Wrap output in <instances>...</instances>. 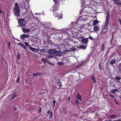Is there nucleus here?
Masks as SVG:
<instances>
[{
	"mask_svg": "<svg viewBox=\"0 0 121 121\" xmlns=\"http://www.w3.org/2000/svg\"><path fill=\"white\" fill-rule=\"evenodd\" d=\"M109 15L107 14L106 17V20L105 22V25L104 27H103L102 30L100 33L101 34L106 33L108 30V26L109 24Z\"/></svg>",
	"mask_w": 121,
	"mask_h": 121,
	"instance_id": "nucleus-1",
	"label": "nucleus"
},
{
	"mask_svg": "<svg viewBox=\"0 0 121 121\" xmlns=\"http://www.w3.org/2000/svg\"><path fill=\"white\" fill-rule=\"evenodd\" d=\"M13 12L15 16L19 17L20 16V9L19 4L17 2L14 4V7L13 8Z\"/></svg>",
	"mask_w": 121,
	"mask_h": 121,
	"instance_id": "nucleus-2",
	"label": "nucleus"
},
{
	"mask_svg": "<svg viewBox=\"0 0 121 121\" xmlns=\"http://www.w3.org/2000/svg\"><path fill=\"white\" fill-rule=\"evenodd\" d=\"M26 21L23 19L19 18L18 20L19 24H20L22 26H25L26 24Z\"/></svg>",
	"mask_w": 121,
	"mask_h": 121,
	"instance_id": "nucleus-3",
	"label": "nucleus"
},
{
	"mask_svg": "<svg viewBox=\"0 0 121 121\" xmlns=\"http://www.w3.org/2000/svg\"><path fill=\"white\" fill-rule=\"evenodd\" d=\"M81 40V42L83 44H87L88 42V38H85L83 36H82L80 37H79Z\"/></svg>",
	"mask_w": 121,
	"mask_h": 121,
	"instance_id": "nucleus-4",
	"label": "nucleus"
},
{
	"mask_svg": "<svg viewBox=\"0 0 121 121\" xmlns=\"http://www.w3.org/2000/svg\"><path fill=\"white\" fill-rule=\"evenodd\" d=\"M52 29L50 25L45 27L44 30V31L46 32H48L49 30L51 29Z\"/></svg>",
	"mask_w": 121,
	"mask_h": 121,
	"instance_id": "nucleus-5",
	"label": "nucleus"
},
{
	"mask_svg": "<svg viewBox=\"0 0 121 121\" xmlns=\"http://www.w3.org/2000/svg\"><path fill=\"white\" fill-rule=\"evenodd\" d=\"M62 53L60 51H57L55 52L54 55L56 56H60L62 55Z\"/></svg>",
	"mask_w": 121,
	"mask_h": 121,
	"instance_id": "nucleus-6",
	"label": "nucleus"
},
{
	"mask_svg": "<svg viewBox=\"0 0 121 121\" xmlns=\"http://www.w3.org/2000/svg\"><path fill=\"white\" fill-rule=\"evenodd\" d=\"M29 35H25L23 34L21 35L20 36V38L21 39H24L25 38H27L29 37Z\"/></svg>",
	"mask_w": 121,
	"mask_h": 121,
	"instance_id": "nucleus-7",
	"label": "nucleus"
},
{
	"mask_svg": "<svg viewBox=\"0 0 121 121\" xmlns=\"http://www.w3.org/2000/svg\"><path fill=\"white\" fill-rule=\"evenodd\" d=\"M56 52V50L54 49H51L48 51V52L50 54H53L54 55L55 52Z\"/></svg>",
	"mask_w": 121,
	"mask_h": 121,
	"instance_id": "nucleus-8",
	"label": "nucleus"
},
{
	"mask_svg": "<svg viewBox=\"0 0 121 121\" xmlns=\"http://www.w3.org/2000/svg\"><path fill=\"white\" fill-rule=\"evenodd\" d=\"M22 30L23 32L26 33L30 32V29H26L25 28H22Z\"/></svg>",
	"mask_w": 121,
	"mask_h": 121,
	"instance_id": "nucleus-9",
	"label": "nucleus"
},
{
	"mask_svg": "<svg viewBox=\"0 0 121 121\" xmlns=\"http://www.w3.org/2000/svg\"><path fill=\"white\" fill-rule=\"evenodd\" d=\"M58 7L57 5L56 4H55L54 5L53 8V11H55L58 9Z\"/></svg>",
	"mask_w": 121,
	"mask_h": 121,
	"instance_id": "nucleus-10",
	"label": "nucleus"
},
{
	"mask_svg": "<svg viewBox=\"0 0 121 121\" xmlns=\"http://www.w3.org/2000/svg\"><path fill=\"white\" fill-rule=\"evenodd\" d=\"M61 109H62V111H61V112H63L64 113H66L67 112V110L66 108L62 107Z\"/></svg>",
	"mask_w": 121,
	"mask_h": 121,
	"instance_id": "nucleus-11",
	"label": "nucleus"
},
{
	"mask_svg": "<svg viewBox=\"0 0 121 121\" xmlns=\"http://www.w3.org/2000/svg\"><path fill=\"white\" fill-rule=\"evenodd\" d=\"M50 111L49 110V111H48L47 112V113L48 114H49V113H50V114L49 115H48V116H51L49 117V119H50L52 117L53 115V114H52V112H50Z\"/></svg>",
	"mask_w": 121,
	"mask_h": 121,
	"instance_id": "nucleus-12",
	"label": "nucleus"
},
{
	"mask_svg": "<svg viewBox=\"0 0 121 121\" xmlns=\"http://www.w3.org/2000/svg\"><path fill=\"white\" fill-rule=\"evenodd\" d=\"M77 99L79 100V101H81V96L79 93H78L77 96Z\"/></svg>",
	"mask_w": 121,
	"mask_h": 121,
	"instance_id": "nucleus-13",
	"label": "nucleus"
},
{
	"mask_svg": "<svg viewBox=\"0 0 121 121\" xmlns=\"http://www.w3.org/2000/svg\"><path fill=\"white\" fill-rule=\"evenodd\" d=\"M98 21L97 20H95L93 22V25L95 26L98 23Z\"/></svg>",
	"mask_w": 121,
	"mask_h": 121,
	"instance_id": "nucleus-14",
	"label": "nucleus"
},
{
	"mask_svg": "<svg viewBox=\"0 0 121 121\" xmlns=\"http://www.w3.org/2000/svg\"><path fill=\"white\" fill-rule=\"evenodd\" d=\"M86 48V46H84L83 45H82L79 46L78 48H80L83 49H85Z\"/></svg>",
	"mask_w": 121,
	"mask_h": 121,
	"instance_id": "nucleus-15",
	"label": "nucleus"
},
{
	"mask_svg": "<svg viewBox=\"0 0 121 121\" xmlns=\"http://www.w3.org/2000/svg\"><path fill=\"white\" fill-rule=\"evenodd\" d=\"M47 58H43L41 60V61L42 62H43L44 63H46L47 61Z\"/></svg>",
	"mask_w": 121,
	"mask_h": 121,
	"instance_id": "nucleus-16",
	"label": "nucleus"
},
{
	"mask_svg": "<svg viewBox=\"0 0 121 121\" xmlns=\"http://www.w3.org/2000/svg\"><path fill=\"white\" fill-rule=\"evenodd\" d=\"M41 74V73L39 72L35 73H33V77H34V76H37L38 75H40Z\"/></svg>",
	"mask_w": 121,
	"mask_h": 121,
	"instance_id": "nucleus-17",
	"label": "nucleus"
},
{
	"mask_svg": "<svg viewBox=\"0 0 121 121\" xmlns=\"http://www.w3.org/2000/svg\"><path fill=\"white\" fill-rule=\"evenodd\" d=\"M29 48H30V49L33 51L35 52V51L36 50H37L38 51V50H39L37 49H36V48H34L31 47V46H30Z\"/></svg>",
	"mask_w": 121,
	"mask_h": 121,
	"instance_id": "nucleus-18",
	"label": "nucleus"
},
{
	"mask_svg": "<svg viewBox=\"0 0 121 121\" xmlns=\"http://www.w3.org/2000/svg\"><path fill=\"white\" fill-rule=\"evenodd\" d=\"M57 84L59 85V87H61V83L60 80L58 79L57 81Z\"/></svg>",
	"mask_w": 121,
	"mask_h": 121,
	"instance_id": "nucleus-19",
	"label": "nucleus"
},
{
	"mask_svg": "<svg viewBox=\"0 0 121 121\" xmlns=\"http://www.w3.org/2000/svg\"><path fill=\"white\" fill-rule=\"evenodd\" d=\"M116 62V60H115V59H114L113 60H111L110 61V64L112 65L114 63Z\"/></svg>",
	"mask_w": 121,
	"mask_h": 121,
	"instance_id": "nucleus-20",
	"label": "nucleus"
},
{
	"mask_svg": "<svg viewBox=\"0 0 121 121\" xmlns=\"http://www.w3.org/2000/svg\"><path fill=\"white\" fill-rule=\"evenodd\" d=\"M94 29L95 31H97L98 30V26H95L94 27Z\"/></svg>",
	"mask_w": 121,
	"mask_h": 121,
	"instance_id": "nucleus-21",
	"label": "nucleus"
},
{
	"mask_svg": "<svg viewBox=\"0 0 121 121\" xmlns=\"http://www.w3.org/2000/svg\"><path fill=\"white\" fill-rule=\"evenodd\" d=\"M118 91V90H117V89H113L111 91V92L113 94H114V93L116 92V91Z\"/></svg>",
	"mask_w": 121,
	"mask_h": 121,
	"instance_id": "nucleus-22",
	"label": "nucleus"
},
{
	"mask_svg": "<svg viewBox=\"0 0 121 121\" xmlns=\"http://www.w3.org/2000/svg\"><path fill=\"white\" fill-rule=\"evenodd\" d=\"M57 17L59 19H61L62 17V15L61 14H60L57 15Z\"/></svg>",
	"mask_w": 121,
	"mask_h": 121,
	"instance_id": "nucleus-23",
	"label": "nucleus"
},
{
	"mask_svg": "<svg viewBox=\"0 0 121 121\" xmlns=\"http://www.w3.org/2000/svg\"><path fill=\"white\" fill-rule=\"evenodd\" d=\"M91 78L92 79L94 82V83L95 84L96 82V81L94 77H91Z\"/></svg>",
	"mask_w": 121,
	"mask_h": 121,
	"instance_id": "nucleus-24",
	"label": "nucleus"
},
{
	"mask_svg": "<svg viewBox=\"0 0 121 121\" xmlns=\"http://www.w3.org/2000/svg\"><path fill=\"white\" fill-rule=\"evenodd\" d=\"M57 64L60 66H61L63 65V63L62 62H58L57 63Z\"/></svg>",
	"mask_w": 121,
	"mask_h": 121,
	"instance_id": "nucleus-25",
	"label": "nucleus"
},
{
	"mask_svg": "<svg viewBox=\"0 0 121 121\" xmlns=\"http://www.w3.org/2000/svg\"><path fill=\"white\" fill-rule=\"evenodd\" d=\"M24 43L25 45L27 47H30V45L28 43L26 42H25Z\"/></svg>",
	"mask_w": 121,
	"mask_h": 121,
	"instance_id": "nucleus-26",
	"label": "nucleus"
},
{
	"mask_svg": "<svg viewBox=\"0 0 121 121\" xmlns=\"http://www.w3.org/2000/svg\"><path fill=\"white\" fill-rule=\"evenodd\" d=\"M104 45L103 44H102V46L100 48V49L101 50V51H102L104 49Z\"/></svg>",
	"mask_w": 121,
	"mask_h": 121,
	"instance_id": "nucleus-27",
	"label": "nucleus"
},
{
	"mask_svg": "<svg viewBox=\"0 0 121 121\" xmlns=\"http://www.w3.org/2000/svg\"><path fill=\"white\" fill-rule=\"evenodd\" d=\"M39 108L40 109V110H38V112L39 113H40L42 112V109L40 107H39Z\"/></svg>",
	"mask_w": 121,
	"mask_h": 121,
	"instance_id": "nucleus-28",
	"label": "nucleus"
},
{
	"mask_svg": "<svg viewBox=\"0 0 121 121\" xmlns=\"http://www.w3.org/2000/svg\"><path fill=\"white\" fill-rule=\"evenodd\" d=\"M17 96H16V95H15L14 94L13 95L12 97H11V99H13L14 98H15Z\"/></svg>",
	"mask_w": 121,
	"mask_h": 121,
	"instance_id": "nucleus-29",
	"label": "nucleus"
},
{
	"mask_svg": "<svg viewBox=\"0 0 121 121\" xmlns=\"http://www.w3.org/2000/svg\"><path fill=\"white\" fill-rule=\"evenodd\" d=\"M115 78L117 81L121 79V78L118 77H116Z\"/></svg>",
	"mask_w": 121,
	"mask_h": 121,
	"instance_id": "nucleus-30",
	"label": "nucleus"
},
{
	"mask_svg": "<svg viewBox=\"0 0 121 121\" xmlns=\"http://www.w3.org/2000/svg\"><path fill=\"white\" fill-rule=\"evenodd\" d=\"M80 102L79 101L77 100H76V104L77 105H79L80 104Z\"/></svg>",
	"mask_w": 121,
	"mask_h": 121,
	"instance_id": "nucleus-31",
	"label": "nucleus"
},
{
	"mask_svg": "<svg viewBox=\"0 0 121 121\" xmlns=\"http://www.w3.org/2000/svg\"><path fill=\"white\" fill-rule=\"evenodd\" d=\"M115 3L116 4H120V2L118 0H116L115 1Z\"/></svg>",
	"mask_w": 121,
	"mask_h": 121,
	"instance_id": "nucleus-32",
	"label": "nucleus"
},
{
	"mask_svg": "<svg viewBox=\"0 0 121 121\" xmlns=\"http://www.w3.org/2000/svg\"><path fill=\"white\" fill-rule=\"evenodd\" d=\"M19 77H18L16 81V82L17 83H18L19 82Z\"/></svg>",
	"mask_w": 121,
	"mask_h": 121,
	"instance_id": "nucleus-33",
	"label": "nucleus"
},
{
	"mask_svg": "<svg viewBox=\"0 0 121 121\" xmlns=\"http://www.w3.org/2000/svg\"><path fill=\"white\" fill-rule=\"evenodd\" d=\"M8 47L9 48L10 46L11 45V43H10L9 42L8 43Z\"/></svg>",
	"mask_w": 121,
	"mask_h": 121,
	"instance_id": "nucleus-34",
	"label": "nucleus"
},
{
	"mask_svg": "<svg viewBox=\"0 0 121 121\" xmlns=\"http://www.w3.org/2000/svg\"><path fill=\"white\" fill-rule=\"evenodd\" d=\"M56 103V101H55V99H54V100L52 102L54 104L53 107H55V104Z\"/></svg>",
	"mask_w": 121,
	"mask_h": 121,
	"instance_id": "nucleus-35",
	"label": "nucleus"
},
{
	"mask_svg": "<svg viewBox=\"0 0 121 121\" xmlns=\"http://www.w3.org/2000/svg\"><path fill=\"white\" fill-rule=\"evenodd\" d=\"M45 50V49H42L40 50V52H43L44 50Z\"/></svg>",
	"mask_w": 121,
	"mask_h": 121,
	"instance_id": "nucleus-36",
	"label": "nucleus"
},
{
	"mask_svg": "<svg viewBox=\"0 0 121 121\" xmlns=\"http://www.w3.org/2000/svg\"><path fill=\"white\" fill-rule=\"evenodd\" d=\"M75 48H73L70 49V50L71 51H73L75 50Z\"/></svg>",
	"mask_w": 121,
	"mask_h": 121,
	"instance_id": "nucleus-37",
	"label": "nucleus"
},
{
	"mask_svg": "<svg viewBox=\"0 0 121 121\" xmlns=\"http://www.w3.org/2000/svg\"><path fill=\"white\" fill-rule=\"evenodd\" d=\"M88 38V39H90L91 40H93V38L90 36H89V38Z\"/></svg>",
	"mask_w": 121,
	"mask_h": 121,
	"instance_id": "nucleus-38",
	"label": "nucleus"
},
{
	"mask_svg": "<svg viewBox=\"0 0 121 121\" xmlns=\"http://www.w3.org/2000/svg\"><path fill=\"white\" fill-rule=\"evenodd\" d=\"M18 45L22 46H24V45L21 43H18Z\"/></svg>",
	"mask_w": 121,
	"mask_h": 121,
	"instance_id": "nucleus-39",
	"label": "nucleus"
},
{
	"mask_svg": "<svg viewBox=\"0 0 121 121\" xmlns=\"http://www.w3.org/2000/svg\"><path fill=\"white\" fill-rule=\"evenodd\" d=\"M68 50H66L64 51L63 52H64V53H66L68 52Z\"/></svg>",
	"mask_w": 121,
	"mask_h": 121,
	"instance_id": "nucleus-40",
	"label": "nucleus"
},
{
	"mask_svg": "<svg viewBox=\"0 0 121 121\" xmlns=\"http://www.w3.org/2000/svg\"><path fill=\"white\" fill-rule=\"evenodd\" d=\"M110 117H117V116H115V115H112V116H111Z\"/></svg>",
	"mask_w": 121,
	"mask_h": 121,
	"instance_id": "nucleus-41",
	"label": "nucleus"
},
{
	"mask_svg": "<svg viewBox=\"0 0 121 121\" xmlns=\"http://www.w3.org/2000/svg\"><path fill=\"white\" fill-rule=\"evenodd\" d=\"M99 67H100V69H102V67H101V65L100 64H99Z\"/></svg>",
	"mask_w": 121,
	"mask_h": 121,
	"instance_id": "nucleus-42",
	"label": "nucleus"
},
{
	"mask_svg": "<svg viewBox=\"0 0 121 121\" xmlns=\"http://www.w3.org/2000/svg\"><path fill=\"white\" fill-rule=\"evenodd\" d=\"M49 64L52 65H54V64L53 63H48Z\"/></svg>",
	"mask_w": 121,
	"mask_h": 121,
	"instance_id": "nucleus-43",
	"label": "nucleus"
},
{
	"mask_svg": "<svg viewBox=\"0 0 121 121\" xmlns=\"http://www.w3.org/2000/svg\"><path fill=\"white\" fill-rule=\"evenodd\" d=\"M13 109L15 111L16 110L17 108L16 107H14L13 108Z\"/></svg>",
	"mask_w": 121,
	"mask_h": 121,
	"instance_id": "nucleus-44",
	"label": "nucleus"
},
{
	"mask_svg": "<svg viewBox=\"0 0 121 121\" xmlns=\"http://www.w3.org/2000/svg\"><path fill=\"white\" fill-rule=\"evenodd\" d=\"M3 11H2V10H0V14H1V13H3Z\"/></svg>",
	"mask_w": 121,
	"mask_h": 121,
	"instance_id": "nucleus-45",
	"label": "nucleus"
},
{
	"mask_svg": "<svg viewBox=\"0 0 121 121\" xmlns=\"http://www.w3.org/2000/svg\"><path fill=\"white\" fill-rule=\"evenodd\" d=\"M17 56H18V59H19L20 58V56L19 55H18Z\"/></svg>",
	"mask_w": 121,
	"mask_h": 121,
	"instance_id": "nucleus-46",
	"label": "nucleus"
},
{
	"mask_svg": "<svg viewBox=\"0 0 121 121\" xmlns=\"http://www.w3.org/2000/svg\"><path fill=\"white\" fill-rule=\"evenodd\" d=\"M70 98L69 97H68V101H69L70 100Z\"/></svg>",
	"mask_w": 121,
	"mask_h": 121,
	"instance_id": "nucleus-47",
	"label": "nucleus"
},
{
	"mask_svg": "<svg viewBox=\"0 0 121 121\" xmlns=\"http://www.w3.org/2000/svg\"><path fill=\"white\" fill-rule=\"evenodd\" d=\"M84 64V63H82L81 64H80V66L82 65L83 64Z\"/></svg>",
	"mask_w": 121,
	"mask_h": 121,
	"instance_id": "nucleus-48",
	"label": "nucleus"
},
{
	"mask_svg": "<svg viewBox=\"0 0 121 121\" xmlns=\"http://www.w3.org/2000/svg\"><path fill=\"white\" fill-rule=\"evenodd\" d=\"M115 102L116 104H119L117 103V101L116 100H115Z\"/></svg>",
	"mask_w": 121,
	"mask_h": 121,
	"instance_id": "nucleus-49",
	"label": "nucleus"
},
{
	"mask_svg": "<svg viewBox=\"0 0 121 121\" xmlns=\"http://www.w3.org/2000/svg\"><path fill=\"white\" fill-rule=\"evenodd\" d=\"M23 47L25 49H26V47L24 45V46H23Z\"/></svg>",
	"mask_w": 121,
	"mask_h": 121,
	"instance_id": "nucleus-50",
	"label": "nucleus"
},
{
	"mask_svg": "<svg viewBox=\"0 0 121 121\" xmlns=\"http://www.w3.org/2000/svg\"><path fill=\"white\" fill-rule=\"evenodd\" d=\"M110 96L112 98H114V96L112 95H111Z\"/></svg>",
	"mask_w": 121,
	"mask_h": 121,
	"instance_id": "nucleus-51",
	"label": "nucleus"
},
{
	"mask_svg": "<svg viewBox=\"0 0 121 121\" xmlns=\"http://www.w3.org/2000/svg\"><path fill=\"white\" fill-rule=\"evenodd\" d=\"M113 121H121V120H114Z\"/></svg>",
	"mask_w": 121,
	"mask_h": 121,
	"instance_id": "nucleus-52",
	"label": "nucleus"
},
{
	"mask_svg": "<svg viewBox=\"0 0 121 121\" xmlns=\"http://www.w3.org/2000/svg\"><path fill=\"white\" fill-rule=\"evenodd\" d=\"M95 115H96V116H97V117H98V114H97V113H96Z\"/></svg>",
	"mask_w": 121,
	"mask_h": 121,
	"instance_id": "nucleus-53",
	"label": "nucleus"
},
{
	"mask_svg": "<svg viewBox=\"0 0 121 121\" xmlns=\"http://www.w3.org/2000/svg\"><path fill=\"white\" fill-rule=\"evenodd\" d=\"M113 1H114L115 0H113Z\"/></svg>",
	"mask_w": 121,
	"mask_h": 121,
	"instance_id": "nucleus-54",
	"label": "nucleus"
},
{
	"mask_svg": "<svg viewBox=\"0 0 121 121\" xmlns=\"http://www.w3.org/2000/svg\"><path fill=\"white\" fill-rule=\"evenodd\" d=\"M20 7H21V5H20Z\"/></svg>",
	"mask_w": 121,
	"mask_h": 121,
	"instance_id": "nucleus-55",
	"label": "nucleus"
},
{
	"mask_svg": "<svg viewBox=\"0 0 121 121\" xmlns=\"http://www.w3.org/2000/svg\"><path fill=\"white\" fill-rule=\"evenodd\" d=\"M84 120H86L87 119H85Z\"/></svg>",
	"mask_w": 121,
	"mask_h": 121,
	"instance_id": "nucleus-56",
	"label": "nucleus"
},
{
	"mask_svg": "<svg viewBox=\"0 0 121 121\" xmlns=\"http://www.w3.org/2000/svg\"><path fill=\"white\" fill-rule=\"evenodd\" d=\"M120 98H121V97Z\"/></svg>",
	"mask_w": 121,
	"mask_h": 121,
	"instance_id": "nucleus-57",
	"label": "nucleus"
}]
</instances>
